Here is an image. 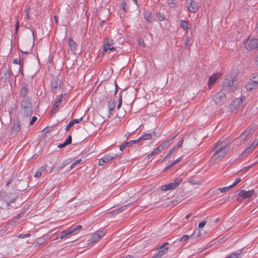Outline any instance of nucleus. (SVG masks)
Returning <instances> with one entry per match:
<instances>
[{
	"instance_id": "f257e3e1",
	"label": "nucleus",
	"mask_w": 258,
	"mask_h": 258,
	"mask_svg": "<svg viewBox=\"0 0 258 258\" xmlns=\"http://www.w3.org/2000/svg\"><path fill=\"white\" fill-rule=\"evenodd\" d=\"M229 142L227 141L220 140L215 145L212 151L213 155L210 160V164L218 163L225 156L229 150Z\"/></svg>"
},
{
	"instance_id": "f03ea898",
	"label": "nucleus",
	"mask_w": 258,
	"mask_h": 258,
	"mask_svg": "<svg viewBox=\"0 0 258 258\" xmlns=\"http://www.w3.org/2000/svg\"><path fill=\"white\" fill-rule=\"evenodd\" d=\"M21 113L26 116L31 115L32 113V104L31 98L22 99L21 103Z\"/></svg>"
},
{
	"instance_id": "7ed1b4c3",
	"label": "nucleus",
	"mask_w": 258,
	"mask_h": 258,
	"mask_svg": "<svg viewBox=\"0 0 258 258\" xmlns=\"http://www.w3.org/2000/svg\"><path fill=\"white\" fill-rule=\"evenodd\" d=\"M235 79L230 77L229 79H225L222 83L221 90L223 92H233L235 90L236 87L234 86Z\"/></svg>"
},
{
	"instance_id": "20e7f679",
	"label": "nucleus",
	"mask_w": 258,
	"mask_h": 258,
	"mask_svg": "<svg viewBox=\"0 0 258 258\" xmlns=\"http://www.w3.org/2000/svg\"><path fill=\"white\" fill-rule=\"evenodd\" d=\"M16 199L17 196L15 194L7 193L3 190L0 191V201H4L7 206L14 203Z\"/></svg>"
},
{
	"instance_id": "39448f33",
	"label": "nucleus",
	"mask_w": 258,
	"mask_h": 258,
	"mask_svg": "<svg viewBox=\"0 0 258 258\" xmlns=\"http://www.w3.org/2000/svg\"><path fill=\"white\" fill-rule=\"evenodd\" d=\"M182 181V178H176L174 180L173 182H170L168 184H165L162 186L161 190L162 191H167L168 190L175 189L179 186Z\"/></svg>"
},
{
	"instance_id": "423d86ee",
	"label": "nucleus",
	"mask_w": 258,
	"mask_h": 258,
	"mask_svg": "<svg viewBox=\"0 0 258 258\" xmlns=\"http://www.w3.org/2000/svg\"><path fill=\"white\" fill-rule=\"evenodd\" d=\"M212 99L216 104L222 105L225 103L226 100L225 92L221 90L213 96Z\"/></svg>"
},
{
	"instance_id": "0eeeda50",
	"label": "nucleus",
	"mask_w": 258,
	"mask_h": 258,
	"mask_svg": "<svg viewBox=\"0 0 258 258\" xmlns=\"http://www.w3.org/2000/svg\"><path fill=\"white\" fill-rule=\"evenodd\" d=\"M256 125L251 124L247 129H246L243 133H242L239 137V139L241 141H247L249 138L250 135L253 132Z\"/></svg>"
},
{
	"instance_id": "6e6552de",
	"label": "nucleus",
	"mask_w": 258,
	"mask_h": 258,
	"mask_svg": "<svg viewBox=\"0 0 258 258\" xmlns=\"http://www.w3.org/2000/svg\"><path fill=\"white\" fill-rule=\"evenodd\" d=\"M104 233L102 231H97L95 232L91 236V238L88 241L89 243H96L100 240L101 237L104 236Z\"/></svg>"
},
{
	"instance_id": "1a4fd4ad",
	"label": "nucleus",
	"mask_w": 258,
	"mask_h": 258,
	"mask_svg": "<svg viewBox=\"0 0 258 258\" xmlns=\"http://www.w3.org/2000/svg\"><path fill=\"white\" fill-rule=\"evenodd\" d=\"M245 99V97H242L241 98H238L234 100L230 106V110L231 111H234V110L237 109L238 106L242 105V103Z\"/></svg>"
},
{
	"instance_id": "9d476101",
	"label": "nucleus",
	"mask_w": 258,
	"mask_h": 258,
	"mask_svg": "<svg viewBox=\"0 0 258 258\" xmlns=\"http://www.w3.org/2000/svg\"><path fill=\"white\" fill-rule=\"evenodd\" d=\"M258 145V141H254L253 143L247 148H246L244 151L240 155V157H243L246 156L248 155Z\"/></svg>"
},
{
	"instance_id": "9b49d317",
	"label": "nucleus",
	"mask_w": 258,
	"mask_h": 258,
	"mask_svg": "<svg viewBox=\"0 0 258 258\" xmlns=\"http://www.w3.org/2000/svg\"><path fill=\"white\" fill-rule=\"evenodd\" d=\"M254 191L253 189L249 190L246 191L244 189L240 190L238 195L242 199H245L251 198L254 194Z\"/></svg>"
},
{
	"instance_id": "f8f14e48",
	"label": "nucleus",
	"mask_w": 258,
	"mask_h": 258,
	"mask_svg": "<svg viewBox=\"0 0 258 258\" xmlns=\"http://www.w3.org/2000/svg\"><path fill=\"white\" fill-rule=\"evenodd\" d=\"M28 93V89L27 85L25 83L22 84V86L20 89V97L22 98L23 99H30L29 97H27Z\"/></svg>"
},
{
	"instance_id": "ddd939ff",
	"label": "nucleus",
	"mask_w": 258,
	"mask_h": 258,
	"mask_svg": "<svg viewBox=\"0 0 258 258\" xmlns=\"http://www.w3.org/2000/svg\"><path fill=\"white\" fill-rule=\"evenodd\" d=\"M222 74L220 73H217L216 74H214L212 75L209 79L208 82V87L210 89L212 85H213L216 81L221 77Z\"/></svg>"
},
{
	"instance_id": "4468645a",
	"label": "nucleus",
	"mask_w": 258,
	"mask_h": 258,
	"mask_svg": "<svg viewBox=\"0 0 258 258\" xmlns=\"http://www.w3.org/2000/svg\"><path fill=\"white\" fill-rule=\"evenodd\" d=\"M257 48H258V39L257 38H252L250 40L248 44L245 46V48L247 50Z\"/></svg>"
},
{
	"instance_id": "2eb2a0df",
	"label": "nucleus",
	"mask_w": 258,
	"mask_h": 258,
	"mask_svg": "<svg viewBox=\"0 0 258 258\" xmlns=\"http://www.w3.org/2000/svg\"><path fill=\"white\" fill-rule=\"evenodd\" d=\"M200 8V6L195 1H191L189 6H187L188 10L194 13H196L199 10Z\"/></svg>"
},
{
	"instance_id": "dca6fc26",
	"label": "nucleus",
	"mask_w": 258,
	"mask_h": 258,
	"mask_svg": "<svg viewBox=\"0 0 258 258\" xmlns=\"http://www.w3.org/2000/svg\"><path fill=\"white\" fill-rule=\"evenodd\" d=\"M115 157L114 156L110 155V154H107L104 155L102 158L99 159V165H103L105 163H107L109 162V161L112 160Z\"/></svg>"
},
{
	"instance_id": "f3484780",
	"label": "nucleus",
	"mask_w": 258,
	"mask_h": 258,
	"mask_svg": "<svg viewBox=\"0 0 258 258\" xmlns=\"http://www.w3.org/2000/svg\"><path fill=\"white\" fill-rule=\"evenodd\" d=\"M63 98V95H60L58 98L55 101L54 104L53 105V107L51 109V116H52L53 114L55 113L56 111L57 110L59 106L60 105L62 100Z\"/></svg>"
},
{
	"instance_id": "a211bd4d",
	"label": "nucleus",
	"mask_w": 258,
	"mask_h": 258,
	"mask_svg": "<svg viewBox=\"0 0 258 258\" xmlns=\"http://www.w3.org/2000/svg\"><path fill=\"white\" fill-rule=\"evenodd\" d=\"M61 82L58 79H54L51 82L52 90L54 93L57 92L60 89Z\"/></svg>"
},
{
	"instance_id": "6ab92c4d",
	"label": "nucleus",
	"mask_w": 258,
	"mask_h": 258,
	"mask_svg": "<svg viewBox=\"0 0 258 258\" xmlns=\"http://www.w3.org/2000/svg\"><path fill=\"white\" fill-rule=\"evenodd\" d=\"M115 107V100L114 99L111 98L108 103V107L109 109V115L112 114V111Z\"/></svg>"
},
{
	"instance_id": "aec40b11",
	"label": "nucleus",
	"mask_w": 258,
	"mask_h": 258,
	"mask_svg": "<svg viewBox=\"0 0 258 258\" xmlns=\"http://www.w3.org/2000/svg\"><path fill=\"white\" fill-rule=\"evenodd\" d=\"M179 26L184 31H186L191 28V25L188 24L187 21L183 20H180Z\"/></svg>"
},
{
	"instance_id": "412c9836",
	"label": "nucleus",
	"mask_w": 258,
	"mask_h": 258,
	"mask_svg": "<svg viewBox=\"0 0 258 258\" xmlns=\"http://www.w3.org/2000/svg\"><path fill=\"white\" fill-rule=\"evenodd\" d=\"M164 149L163 147L160 145L156 148L154 149V150L150 154L148 155V159L151 158L155 154H159L160 152H161Z\"/></svg>"
},
{
	"instance_id": "4be33fe9",
	"label": "nucleus",
	"mask_w": 258,
	"mask_h": 258,
	"mask_svg": "<svg viewBox=\"0 0 258 258\" xmlns=\"http://www.w3.org/2000/svg\"><path fill=\"white\" fill-rule=\"evenodd\" d=\"M168 248L166 247L163 249H160L158 251L157 253H156L152 258H161L162 256H163L165 252L167 251Z\"/></svg>"
},
{
	"instance_id": "5701e85b",
	"label": "nucleus",
	"mask_w": 258,
	"mask_h": 258,
	"mask_svg": "<svg viewBox=\"0 0 258 258\" xmlns=\"http://www.w3.org/2000/svg\"><path fill=\"white\" fill-rule=\"evenodd\" d=\"M10 77L11 73L9 70H7L4 72V76L2 77V80H3L5 83L8 82L10 80Z\"/></svg>"
},
{
	"instance_id": "b1692460",
	"label": "nucleus",
	"mask_w": 258,
	"mask_h": 258,
	"mask_svg": "<svg viewBox=\"0 0 258 258\" xmlns=\"http://www.w3.org/2000/svg\"><path fill=\"white\" fill-rule=\"evenodd\" d=\"M177 134L175 135L174 136H172L169 139L165 140L164 142L162 143L161 144V146L163 147L164 149L165 148H166L168 146V145L170 144V142L173 140L177 136Z\"/></svg>"
},
{
	"instance_id": "393cba45",
	"label": "nucleus",
	"mask_w": 258,
	"mask_h": 258,
	"mask_svg": "<svg viewBox=\"0 0 258 258\" xmlns=\"http://www.w3.org/2000/svg\"><path fill=\"white\" fill-rule=\"evenodd\" d=\"M69 46L70 47V49L72 51H75L77 49V44L71 38L69 40Z\"/></svg>"
},
{
	"instance_id": "a878e982",
	"label": "nucleus",
	"mask_w": 258,
	"mask_h": 258,
	"mask_svg": "<svg viewBox=\"0 0 258 258\" xmlns=\"http://www.w3.org/2000/svg\"><path fill=\"white\" fill-rule=\"evenodd\" d=\"M182 160V156H181V157H179L178 159H177L176 160H175L174 161H173L172 163L171 164H170L169 165L166 166L165 168V169H164V171H167L171 167H172L173 166H174L176 164L178 163L179 162H180Z\"/></svg>"
},
{
	"instance_id": "bb28decb",
	"label": "nucleus",
	"mask_w": 258,
	"mask_h": 258,
	"mask_svg": "<svg viewBox=\"0 0 258 258\" xmlns=\"http://www.w3.org/2000/svg\"><path fill=\"white\" fill-rule=\"evenodd\" d=\"M152 138V135L151 134H145L143 135L141 137H140L138 140V142L139 141L142 140H148L151 139Z\"/></svg>"
},
{
	"instance_id": "cd10ccee",
	"label": "nucleus",
	"mask_w": 258,
	"mask_h": 258,
	"mask_svg": "<svg viewBox=\"0 0 258 258\" xmlns=\"http://www.w3.org/2000/svg\"><path fill=\"white\" fill-rule=\"evenodd\" d=\"M178 150V149L175 146L172 150L170 151V152L169 154H168L164 158V161H165L166 159L167 158H171V155L177 152Z\"/></svg>"
},
{
	"instance_id": "c85d7f7f",
	"label": "nucleus",
	"mask_w": 258,
	"mask_h": 258,
	"mask_svg": "<svg viewBox=\"0 0 258 258\" xmlns=\"http://www.w3.org/2000/svg\"><path fill=\"white\" fill-rule=\"evenodd\" d=\"M144 17L146 20L149 23H151L153 21V19L151 17V13L150 12H147L144 13Z\"/></svg>"
},
{
	"instance_id": "c756f323",
	"label": "nucleus",
	"mask_w": 258,
	"mask_h": 258,
	"mask_svg": "<svg viewBox=\"0 0 258 258\" xmlns=\"http://www.w3.org/2000/svg\"><path fill=\"white\" fill-rule=\"evenodd\" d=\"M128 206V205H124V206L119 208L118 209L114 210L112 211V213L113 214H119V213H121V212H122L123 211L126 210Z\"/></svg>"
},
{
	"instance_id": "7c9ffc66",
	"label": "nucleus",
	"mask_w": 258,
	"mask_h": 258,
	"mask_svg": "<svg viewBox=\"0 0 258 258\" xmlns=\"http://www.w3.org/2000/svg\"><path fill=\"white\" fill-rule=\"evenodd\" d=\"M257 87L255 84L252 82L246 85L245 88L247 91H250L252 89L256 88Z\"/></svg>"
},
{
	"instance_id": "2f4dec72",
	"label": "nucleus",
	"mask_w": 258,
	"mask_h": 258,
	"mask_svg": "<svg viewBox=\"0 0 258 258\" xmlns=\"http://www.w3.org/2000/svg\"><path fill=\"white\" fill-rule=\"evenodd\" d=\"M21 130L20 125L18 123H15L12 128V132L15 134H17Z\"/></svg>"
},
{
	"instance_id": "473e14b6",
	"label": "nucleus",
	"mask_w": 258,
	"mask_h": 258,
	"mask_svg": "<svg viewBox=\"0 0 258 258\" xmlns=\"http://www.w3.org/2000/svg\"><path fill=\"white\" fill-rule=\"evenodd\" d=\"M242 249H240L236 252L231 253L228 256L229 258H239Z\"/></svg>"
},
{
	"instance_id": "72a5a7b5",
	"label": "nucleus",
	"mask_w": 258,
	"mask_h": 258,
	"mask_svg": "<svg viewBox=\"0 0 258 258\" xmlns=\"http://www.w3.org/2000/svg\"><path fill=\"white\" fill-rule=\"evenodd\" d=\"M105 43L104 44L103 46H106V47H108L113 45V40L112 39L110 38H106L105 39Z\"/></svg>"
},
{
	"instance_id": "f704fd0d",
	"label": "nucleus",
	"mask_w": 258,
	"mask_h": 258,
	"mask_svg": "<svg viewBox=\"0 0 258 258\" xmlns=\"http://www.w3.org/2000/svg\"><path fill=\"white\" fill-rule=\"evenodd\" d=\"M70 232H69L68 230H63L62 232H61V235L59 236V238L60 239H63L65 237L70 235Z\"/></svg>"
},
{
	"instance_id": "c9c22d12",
	"label": "nucleus",
	"mask_w": 258,
	"mask_h": 258,
	"mask_svg": "<svg viewBox=\"0 0 258 258\" xmlns=\"http://www.w3.org/2000/svg\"><path fill=\"white\" fill-rule=\"evenodd\" d=\"M251 81L254 83V84H255L256 86H258V73L254 74L253 75Z\"/></svg>"
},
{
	"instance_id": "e433bc0d",
	"label": "nucleus",
	"mask_w": 258,
	"mask_h": 258,
	"mask_svg": "<svg viewBox=\"0 0 258 258\" xmlns=\"http://www.w3.org/2000/svg\"><path fill=\"white\" fill-rule=\"evenodd\" d=\"M191 38H190L189 36H187L186 38L185 41V48L187 49H189L190 48V45H191Z\"/></svg>"
},
{
	"instance_id": "4c0bfd02",
	"label": "nucleus",
	"mask_w": 258,
	"mask_h": 258,
	"mask_svg": "<svg viewBox=\"0 0 258 258\" xmlns=\"http://www.w3.org/2000/svg\"><path fill=\"white\" fill-rule=\"evenodd\" d=\"M120 6L121 9L124 11V12H126L128 11V8L126 7V4L125 1H122L121 3Z\"/></svg>"
},
{
	"instance_id": "58836bf2",
	"label": "nucleus",
	"mask_w": 258,
	"mask_h": 258,
	"mask_svg": "<svg viewBox=\"0 0 258 258\" xmlns=\"http://www.w3.org/2000/svg\"><path fill=\"white\" fill-rule=\"evenodd\" d=\"M115 49H116V48L114 47L110 46V47H108L107 48V47H106V46H103V53L106 52L108 50L113 51V50H115Z\"/></svg>"
},
{
	"instance_id": "ea45409f",
	"label": "nucleus",
	"mask_w": 258,
	"mask_h": 258,
	"mask_svg": "<svg viewBox=\"0 0 258 258\" xmlns=\"http://www.w3.org/2000/svg\"><path fill=\"white\" fill-rule=\"evenodd\" d=\"M189 236H188L187 235H184L179 239V242H184L185 241H187L189 239Z\"/></svg>"
},
{
	"instance_id": "a19ab883",
	"label": "nucleus",
	"mask_w": 258,
	"mask_h": 258,
	"mask_svg": "<svg viewBox=\"0 0 258 258\" xmlns=\"http://www.w3.org/2000/svg\"><path fill=\"white\" fill-rule=\"evenodd\" d=\"M81 159H78L74 163H73L70 166V169H72L73 168H74L76 166V165L80 163L81 162Z\"/></svg>"
},
{
	"instance_id": "79ce46f5",
	"label": "nucleus",
	"mask_w": 258,
	"mask_h": 258,
	"mask_svg": "<svg viewBox=\"0 0 258 258\" xmlns=\"http://www.w3.org/2000/svg\"><path fill=\"white\" fill-rule=\"evenodd\" d=\"M230 188H231V187L230 186V185L227 186V187H222V188H219V190L221 191V192H225L227 191H228V190H229Z\"/></svg>"
},
{
	"instance_id": "37998d69",
	"label": "nucleus",
	"mask_w": 258,
	"mask_h": 258,
	"mask_svg": "<svg viewBox=\"0 0 258 258\" xmlns=\"http://www.w3.org/2000/svg\"><path fill=\"white\" fill-rule=\"evenodd\" d=\"M82 118H83V117H81L78 119H74L71 121L73 124V125H74L76 123H78L80 122L82 120Z\"/></svg>"
},
{
	"instance_id": "c03bdc74",
	"label": "nucleus",
	"mask_w": 258,
	"mask_h": 258,
	"mask_svg": "<svg viewBox=\"0 0 258 258\" xmlns=\"http://www.w3.org/2000/svg\"><path fill=\"white\" fill-rule=\"evenodd\" d=\"M25 13L26 14V19H28V20L30 19V16L29 15V7H27L25 8Z\"/></svg>"
},
{
	"instance_id": "a18cd8bd",
	"label": "nucleus",
	"mask_w": 258,
	"mask_h": 258,
	"mask_svg": "<svg viewBox=\"0 0 258 258\" xmlns=\"http://www.w3.org/2000/svg\"><path fill=\"white\" fill-rule=\"evenodd\" d=\"M241 179L240 178H237L235 181L233 182V183L231 185H230V186L231 188L234 187L236 185H237L239 182L241 181Z\"/></svg>"
},
{
	"instance_id": "49530a36",
	"label": "nucleus",
	"mask_w": 258,
	"mask_h": 258,
	"mask_svg": "<svg viewBox=\"0 0 258 258\" xmlns=\"http://www.w3.org/2000/svg\"><path fill=\"white\" fill-rule=\"evenodd\" d=\"M30 236V233H27V234H19L18 236V237L19 238H27V237H29Z\"/></svg>"
},
{
	"instance_id": "de8ad7c7",
	"label": "nucleus",
	"mask_w": 258,
	"mask_h": 258,
	"mask_svg": "<svg viewBox=\"0 0 258 258\" xmlns=\"http://www.w3.org/2000/svg\"><path fill=\"white\" fill-rule=\"evenodd\" d=\"M184 139L182 138L178 143L176 147L179 149L180 148H181L183 145V143Z\"/></svg>"
},
{
	"instance_id": "09e8293b",
	"label": "nucleus",
	"mask_w": 258,
	"mask_h": 258,
	"mask_svg": "<svg viewBox=\"0 0 258 258\" xmlns=\"http://www.w3.org/2000/svg\"><path fill=\"white\" fill-rule=\"evenodd\" d=\"M64 142L67 145L70 144L72 143V136L70 135Z\"/></svg>"
},
{
	"instance_id": "8fccbe9b",
	"label": "nucleus",
	"mask_w": 258,
	"mask_h": 258,
	"mask_svg": "<svg viewBox=\"0 0 258 258\" xmlns=\"http://www.w3.org/2000/svg\"><path fill=\"white\" fill-rule=\"evenodd\" d=\"M68 230L69 232H70V235L76 233V232L78 231V230L76 229V227L71 229H68Z\"/></svg>"
},
{
	"instance_id": "3c124183",
	"label": "nucleus",
	"mask_w": 258,
	"mask_h": 258,
	"mask_svg": "<svg viewBox=\"0 0 258 258\" xmlns=\"http://www.w3.org/2000/svg\"><path fill=\"white\" fill-rule=\"evenodd\" d=\"M206 224V221H203L202 222H201V223H199V228L200 229L201 228H203L205 225Z\"/></svg>"
},
{
	"instance_id": "603ef678",
	"label": "nucleus",
	"mask_w": 258,
	"mask_h": 258,
	"mask_svg": "<svg viewBox=\"0 0 258 258\" xmlns=\"http://www.w3.org/2000/svg\"><path fill=\"white\" fill-rule=\"evenodd\" d=\"M138 142V140H132V141H130V142H126L125 143H127V146H131L132 145H133L135 143H136Z\"/></svg>"
},
{
	"instance_id": "864d4df0",
	"label": "nucleus",
	"mask_w": 258,
	"mask_h": 258,
	"mask_svg": "<svg viewBox=\"0 0 258 258\" xmlns=\"http://www.w3.org/2000/svg\"><path fill=\"white\" fill-rule=\"evenodd\" d=\"M127 146V143H124L120 146L119 149L121 151H123L125 148Z\"/></svg>"
},
{
	"instance_id": "5fc2aeb1",
	"label": "nucleus",
	"mask_w": 258,
	"mask_h": 258,
	"mask_svg": "<svg viewBox=\"0 0 258 258\" xmlns=\"http://www.w3.org/2000/svg\"><path fill=\"white\" fill-rule=\"evenodd\" d=\"M253 164H251L249 166H246V167H245L244 168H243L242 169V171L243 172H246L248 170H249L252 166H253Z\"/></svg>"
},
{
	"instance_id": "6e6d98bb",
	"label": "nucleus",
	"mask_w": 258,
	"mask_h": 258,
	"mask_svg": "<svg viewBox=\"0 0 258 258\" xmlns=\"http://www.w3.org/2000/svg\"><path fill=\"white\" fill-rule=\"evenodd\" d=\"M74 125L72 123L71 121H70L69 124L67 125V126H66V130L67 131H69L70 129V128L73 126Z\"/></svg>"
},
{
	"instance_id": "4d7b16f0",
	"label": "nucleus",
	"mask_w": 258,
	"mask_h": 258,
	"mask_svg": "<svg viewBox=\"0 0 258 258\" xmlns=\"http://www.w3.org/2000/svg\"><path fill=\"white\" fill-rule=\"evenodd\" d=\"M41 175H42L41 171H38L35 173V174L34 175V177H37V178L41 176Z\"/></svg>"
},
{
	"instance_id": "13d9d810",
	"label": "nucleus",
	"mask_w": 258,
	"mask_h": 258,
	"mask_svg": "<svg viewBox=\"0 0 258 258\" xmlns=\"http://www.w3.org/2000/svg\"><path fill=\"white\" fill-rule=\"evenodd\" d=\"M37 117L35 116H33V117L31 119V120L30 122V125H32L33 123L36 121Z\"/></svg>"
},
{
	"instance_id": "bf43d9fd",
	"label": "nucleus",
	"mask_w": 258,
	"mask_h": 258,
	"mask_svg": "<svg viewBox=\"0 0 258 258\" xmlns=\"http://www.w3.org/2000/svg\"><path fill=\"white\" fill-rule=\"evenodd\" d=\"M121 104H122V97H121V96H120L119 97V99L118 104L117 106V108L118 109H119V108L120 107Z\"/></svg>"
},
{
	"instance_id": "052dcab7",
	"label": "nucleus",
	"mask_w": 258,
	"mask_h": 258,
	"mask_svg": "<svg viewBox=\"0 0 258 258\" xmlns=\"http://www.w3.org/2000/svg\"><path fill=\"white\" fill-rule=\"evenodd\" d=\"M24 215V212H21L16 217V218L18 220L23 217Z\"/></svg>"
},
{
	"instance_id": "680f3d73",
	"label": "nucleus",
	"mask_w": 258,
	"mask_h": 258,
	"mask_svg": "<svg viewBox=\"0 0 258 258\" xmlns=\"http://www.w3.org/2000/svg\"><path fill=\"white\" fill-rule=\"evenodd\" d=\"M32 35L33 37V39L35 40L36 39V31L34 29H33L32 31Z\"/></svg>"
},
{
	"instance_id": "e2e57ef3",
	"label": "nucleus",
	"mask_w": 258,
	"mask_h": 258,
	"mask_svg": "<svg viewBox=\"0 0 258 258\" xmlns=\"http://www.w3.org/2000/svg\"><path fill=\"white\" fill-rule=\"evenodd\" d=\"M19 23L18 20H17V22H16V28H15L16 33H17V31L19 29Z\"/></svg>"
},
{
	"instance_id": "0e129e2a",
	"label": "nucleus",
	"mask_w": 258,
	"mask_h": 258,
	"mask_svg": "<svg viewBox=\"0 0 258 258\" xmlns=\"http://www.w3.org/2000/svg\"><path fill=\"white\" fill-rule=\"evenodd\" d=\"M169 244V243L168 242H165L162 245H161L160 247L159 248V249H162L164 247H165L166 245H168Z\"/></svg>"
},
{
	"instance_id": "69168bd1",
	"label": "nucleus",
	"mask_w": 258,
	"mask_h": 258,
	"mask_svg": "<svg viewBox=\"0 0 258 258\" xmlns=\"http://www.w3.org/2000/svg\"><path fill=\"white\" fill-rule=\"evenodd\" d=\"M67 146V145L66 144L65 142H64L62 144H59L58 145V147L59 148H63V147H64L65 146Z\"/></svg>"
},
{
	"instance_id": "338daca9",
	"label": "nucleus",
	"mask_w": 258,
	"mask_h": 258,
	"mask_svg": "<svg viewBox=\"0 0 258 258\" xmlns=\"http://www.w3.org/2000/svg\"><path fill=\"white\" fill-rule=\"evenodd\" d=\"M13 61V63H15V64H19L20 63V61L19 60H18L17 58L14 59Z\"/></svg>"
},
{
	"instance_id": "774afa93",
	"label": "nucleus",
	"mask_w": 258,
	"mask_h": 258,
	"mask_svg": "<svg viewBox=\"0 0 258 258\" xmlns=\"http://www.w3.org/2000/svg\"><path fill=\"white\" fill-rule=\"evenodd\" d=\"M168 4L171 7H173L174 6V3L172 2V0H169L168 2Z\"/></svg>"
}]
</instances>
